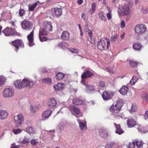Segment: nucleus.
Here are the masks:
<instances>
[{
	"mask_svg": "<svg viewBox=\"0 0 148 148\" xmlns=\"http://www.w3.org/2000/svg\"><path fill=\"white\" fill-rule=\"evenodd\" d=\"M43 28L41 27L40 30L39 37L47 36L48 32L49 31H51L53 27L50 21H45L43 22L42 25Z\"/></svg>",
	"mask_w": 148,
	"mask_h": 148,
	"instance_id": "1",
	"label": "nucleus"
},
{
	"mask_svg": "<svg viewBox=\"0 0 148 148\" xmlns=\"http://www.w3.org/2000/svg\"><path fill=\"white\" fill-rule=\"evenodd\" d=\"M130 5V2L128 1H126L125 3L122 5L121 8V10L122 12L123 13L124 15H126L127 16L126 18L127 20H128L131 15L130 14L129 6Z\"/></svg>",
	"mask_w": 148,
	"mask_h": 148,
	"instance_id": "2",
	"label": "nucleus"
},
{
	"mask_svg": "<svg viewBox=\"0 0 148 148\" xmlns=\"http://www.w3.org/2000/svg\"><path fill=\"white\" fill-rule=\"evenodd\" d=\"M135 33L138 35H142L147 31V28L144 24H138L136 25L134 28Z\"/></svg>",
	"mask_w": 148,
	"mask_h": 148,
	"instance_id": "3",
	"label": "nucleus"
},
{
	"mask_svg": "<svg viewBox=\"0 0 148 148\" xmlns=\"http://www.w3.org/2000/svg\"><path fill=\"white\" fill-rule=\"evenodd\" d=\"M5 36H21V34L19 33L16 32L13 29L7 27L2 32Z\"/></svg>",
	"mask_w": 148,
	"mask_h": 148,
	"instance_id": "4",
	"label": "nucleus"
},
{
	"mask_svg": "<svg viewBox=\"0 0 148 148\" xmlns=\"http://www.w3.org/2000/svg\"><path fill=\"white\" fill-rule=\"evenodd\" d=\"M121 107V103L119 101H117L115 105L113 104L110 107V110L112 114L115 115V114L119 113Z\"/></svg>",
	"mask_w": 148,
	"mask_h": 148,
	"instance_id": "5",
	"label": "nucleus"
},
{
	"mask_svg": "<svg viewBox=\"0 0 148 148\" xmlns=\"http://www.w3.org/2000/svg\"><path fill=\"white\" fill-rule=\"evenodd\" d=\"M14 122L17 127H19L22 124L24 120L23 115L22 114H19L14 116Z\"/></svg>",
	"mask_w": 148,
	"mask_h": 148,
	"instance_id": "6",
	"label": "nucleus"
},
{
	"mask_svg": "<svg viewBox=\"0 0 148 148\" xmlns=\"http://www.w3.org/2000/svg\"><path fill=\"white\" fill-rule=\"evenodd\" d=\"M14 92L13 90L11 88H6L3 92V96L5 97H11L14 95Z\"/></svg>",
	"mask_w": 148,
	"mask_h": 148,
	"instance_id": "7",
	"label": "nucleus"
},
{
	"mask_svg": "<svg viewBox=\"0 0 148 148\" xmlns=\"http://www.w3.org/2000/svg\"><path fill=\"white\" fill-rule=\"evenodd\" d=\"M143 143L140 141H134L132 143L127 145L128 148H140L143 145Z\"/></svg>",
	"mask_w": 148,
	"mask_h": 148,
	"instance_id": "8",
	"label": "nucleus"
},
{
	"mask_svg": "<svg viewBox=\"0 0 148 148\" xmlns=\"http://www.w3.org/2000/svg\"><path fill=\"white\" fill-rule=\"evenodd\" d=\"M22 28L27 30H30L32 27V23L30 21L25 20L21 23Z\"/></svg>",
	"mask_w": 148,
	"mask_h": 148,
	"instance_id": "9",
	"label": "nucleus"
},
{
	"mask_svg": "<svg viewBox=\"0 0 148 148\" xmlns=\"http://www.w3.org/2000/svg\"><path fill=\"white\" fill-rule=\"evenodd\" d=\"M22 83L24 87H27L30 88L34 85L33 81L31 79L27 78H25L23 79L22 81Z\"/></svg>",
	"mask_w": 148,
	"mask_h": 148,
	"instance_id": "10",
	"label": "nucleus"
},
{
	"mask_svg": "<svg viewBox=\"0 0 148 148\" xmlns=\"http://www.w3.org/2000/svg\"><path fill=\"white\" fill-rule=\"evenodd\" d=\"M12 45L15 47V51H17L19 47H24V43L22 41L18 39L15 40L14 41H13L12 43Z\"/></svg>",
	"mask_w": 148,
	"mask_h": 148,
	"instance_id": "11",
	"label": "nucleus"
},
{
	"mask_svg": "<svg viewBox=\"0 0 148 148\" xmlns=\"http://www.w3.org/2000/svg\"><path fill=\"white\" fill-rule=\"evenodd\" d=\"M57 102L56 100L53 98L49 99L47 103V105L49 108H52L56 106Z\"/></svg>",
	"mask_w": 148,
	"mask_h": 148,
	"instance_id": "12",
	"label": "nucleus"
},
{
	"mask_svg": "<svg viewBox=\"0 0 148 148\" xmlns=\"http://www.w3.org/2000/svg\"><path fill=\"white\" fill-rule=\"evenodd\" d=\"M113 95L114 92H109L107 91H104L102 95V97L104 100H107L111 99Z\"/></svg>",
	"mask_w": 148,
	"mask_h": 148,
	"instance_id": "13",
	"label": "nucleus"
},
{
	"mask_svg": "<svg viewBox=\"0 0 148 148\" xmlns=\"http://www.w3.org/2000/svg\"><path fill=\"white\" fill-rule=\"evenodd\" d=\"M69 109L72 113L73 112V114H75V115L76 116L77 115H79L80 113V111L79 109L73 105L70 106Z\"/></svg>",
	"mask_w": 148,
	"mask_h": 148,
	"instance_id": "14",
	"label": "nucleus"
},
{
	"mask_svg": "<svg viewBox=\"0 0 148 148\" xmlns=\"http://www.w3.org/2000/svg\"><path fill=\"white\" fill-rule=\"evenodd\" d=\"M53 10V14L54 16H59L62 14V10L61 8H55Z\"/></svg>",
	"mask_w": 148,
	"mask_h": 148,
	"instance_id": "15",
	"label": "nucleus"
},
{
	"mask_svg": "<svg viewBox=\"0 0 148 148\" xmlns=\"http://www.w3.org/2000/svg\"><path fill=\"white\" fill-rule=\"evenodd\" d=\"M77 121L79 124L80 128L82 130H85L86 129V123L85 119L82 120L79 119H77Z\"/></svg>",
	"mask_w": 148,
	"mask_h": 148,
	"instance_id": "16",
	"label": "nucleus"
},
{
	"mask_svg": "<svg viewBox=\"0 0 148 148\" xmlns=\"http://www.w3.org/2000/svg\"><path fill=\"white\" fill-rule=\"evenodd\" d=\"M106 46L105 42L101 38L100 39L99 41L98 42L97 48L101 50H103Z\"/></svg>",
	"mask_w": 148,
	"mask_h": 148,
	"instance_id": "17",
	"label": "nucleus"
},
{
	"mask_svg": "<svg viewBox=\"0 0 148 148\" xmlns=\"http://www.w3.org/2000/svg\"><path fill=\"white\" fill-rule=\"evenodd\" d=\"M100 135L103 137H107L108 136V131L107 129L102 128L99 130Z\"/></svg>",
	"mask_w": 148,
	"mask_h": 148,
	"instance_id": "18",
	"label": "nucleus"
},
{
	"mask_svg": "<svg viewBox=\"0 0 148 148\" xmlns=\"http://www.w3.org/2000/svg\"><path fill=\"white\" fill-rule=\"evenodd\" d=\"M127 124L129 127L131 128L136 125V122L133 119L130 118L127 120Z\"/></svg>",
	"mask_w": 148,
	"mask_h": 148,
	"instance_id": "19",
	"label": "nucleus"
},
{
	"mask_svg": "<svg viewBox=\"0 0 148 148\" xmlns=\"http://www.w3.org/2000/svg\"><path fill=\"white\" fill-rule=\"evenodd\" d=\"M8 115V112L3 110H0V119H4L6 118Z\"/></svg>",
	"mask_w": 148,
	"mask_h": 148,
	"instance_id": "20",
	"label": "nucleus"
},
{
	"mask_svg": "<svg viewBox=\"0 0 148 148\" xmlns=\"http://www.w3.org/2000/svg\"><path fill=\"white\" fill-rule=\"evenodd\" d=\"M93 75V74L89 71L87 70L84 72L81 75V77L82 79H86L88 77H90Z\"/></svg>",
	"mask_w": 148,
	"mask_h": 148,
	"instance_id": "21",
	"label": "nucleus"
},
{
	"mask_svg": "<svg viewBox=\"0 0 148 148\" xmlns=\"http://www.w3.org/2000/svg\"><path fill=\"white\" fill-rule=\"evenodd\" d=\"M116 130L115 133L119 135L121 134L124 133V132L121 128V126L119 124H117L116 123H114Z\"/></svg>",
	"mask_w": 148,
	"mask_h": 148,
	"instance_id": "22",
	"label": "nucleus"
},
{
	"mask_svg": "<svg viewBox=\"0 0 148 148\" xmlns=\"http://www.w3.org/2000/svg\"><path fill=\"white\" fill-rule=\"evenodd\" d=\"M64 86L63 83H59L57 85H55L53 86V88L56 91L62 90Z\"/></svg>",
	"mask_w": 148,
	"mask_h": 148,
	"instance_id": "23",
	"label": "nucleus"
},
{
	"mask_svg": "<svg viewBox=\"0 0 148 148\" xmlns=\"http://www.w3.org/2000/svg\"><path fill=\"white\" fill-rule=\"evenodd\" d=\"M14 85L15 87L21 89L24 87L22 81L21 82V80H17L14 82Z\"/></svg>",
	"mask_w": 148,
	"mask_h": 148,
	"instance_id": "24",
	"label": "nucleus"
},
{
	"mask_svg": "<svg viewBox=\"0 0 148 148\" xmlns=\"http://www.w3.org/2000/svg\"><path fill=\"white\" fill-rule=\"evenodd\" d=\"M51 113V110H47L42 114V116L43 118L47 119L50 116Z\"/></svg>",
	"mask_w": 148,
	"mask_h": 148,
	"instance_id": "25",
	"label": "nucleus"
},
{
	"mask_svg": "<svg viewBox=\"0 0 148 148\" xmlns=\"http://www.w3.org/2000/svg\"><path fill=\"white\" fill-rule=\"evenodd\" d=\"M67 125L66 121L64 120L61 121L58 125V127L60 130H63Z\"/></svg>",
	"mask_w": 148,
	"mask_h": 148,
	"instance_id": "26",
	"label": "nucleus"
},
{
	"mask_svg": "<svg viewBox=\"0 0 148 148\" xmlns=\"http://www.w3.org/2000/svg\"><path fill=\"white\" fill-rule=\"evenodd\" d=\"M128 89H129L127 87L124 86H122L121 88L119 91L122 95H125L127 94Z\"/></svg>",
	"mask_w": 148,
	"mask_h": 148,
	"instance_id": "27",
	"label": "nucleus"
},
{
	"mask_svg": "<svg viewBox=\"0 0 148 148\" xmlns=\"http://www.w3.org/2000/svg\"><path fill=\"white\" fill-rule=\"evenodd\" d=\"M73 103L74 104L80 105H82L83 102L82 100L76 98H74L73 100Z\"/></svg>",
	"mask_w": 148,
	"mask_h": 148,
	"instance_id": "28",
	"label": "nucleus"
},
{
	"mask_svg": "<svg viewBox=\"0 0 148 148\" xmlns=\"http://www.w3.org/2000/svg\"><path fill=\"white\" fill-rule=\"evenodd\" d=\"M39 2H38L34 3L32 5H28V10L29 11H32L39 4Z\"/></svg>",
	"mask_w": 148,
	"mask_h": 148,
	"instance_id": "29",
	"label": "nucleus"
},
{
	"mask_svg": "<svg viewBox=\"0 0 148 148\" xmlns=\"http://www.w3.org/2000/svg\"><path fill=\"white\" fill-rule=\"evenodd\" d=\"M24 130L29 134H35L36 133L35 130L32 127H26L25 129Z\"/></svg>",
	"mask_w": 148,
	"mask_h": 148,
	"instance_id": "30",
	"label": "nucleus"
},
{
	"mask_svg": "<svg viewBox=\"0 0 148 148\" xmlns=\"http://www.w3.org/2000/svg\"><path fill=\"white\" fill-rule=\"evenodd\" d=\"M133 47L135 50L139 51L140 50L142 46L140 43L137 42L134 43L133 45Z\"/></svg>",
	"mask_w": 148,
	"mask_h": 148,
	"instance_id": "31",
	"label": "nucleus"
},
{
	"mask_svg": "<svg viewBox=\"0 0 148 148\" xmlns=\"http://www.w3.org/2000/svg\"><path fill=\"white\" fill-rule=\"evenodd\" d=\"M97 6L95 3L93 2L92 3L91 5V10H89L90 13L91 14H93L95 11V8Z\"/></svg>",
	"mask_w": 148,
	"mask_h": 148,
	"instance_id": "32",
	"label": "nucleus"
},
{
	"mask_svg": "<svg viewBox=\"0 0 148 148\" xmlns=\"http://www.w3.org/2000/svg\"><path fill=\"white\" fill-rule=\"evenodd\" d=\"M84 81L83 80L81 81V83L83 84V85L85 86V87L88 90H89L90 91H92L94 90V88H93L92 86L88 85V84H85L84 83Z\"/></svg>",
	"mask_w": 148,
	"mask_h": 148,
	"instance_id": "33",
	"label": "nucleus"
},
{
	"mask_svg": "<svg viewBox=\"0 0 148 148\" xmlns=\"http://www.w3.org/2000/svg\"><path fill=\"white\" fill-rule=\"evenodd\" d=\"M64 75L61 72H59L56 74V77L57 80H60L62 79L64 77Z\"/></svg>",
	"mask_w": 148,
	"mask_h": 148,
	"instance_id": "34",
	"label": "nucleus"
},
{
	"mask_svg": "<svg viewBox=\"0 0 148 148\" xmlns=\"http://www.w3.org/2000/svg\"><path fill=\"white\" fill-rule=\"evenodd\" d=\"M43 83L47 84H50L52 83V80L50 78H45L42 79Z\"/></svg>",
	"mask_w": 148,
	"mask_h": 148,
	"instance_id": "35",
	"label": "nucleus"
},
{
	"mask_svg": "<svg viewBox=\"0 0 148 148\" xmlns=\"http://www.w3.org/2000/svg\"><path fill=\"white\" fill-rule=\"evenodd\" d=\"M138 81V79L137 78L136 76H133L132 79L130 81V83L132 85H134L135 83Z\"/></svg>",
	"mask_w": 148,
	"mask_h": 148,
	"instance_id": "36",
	"label": "nucleus"
},
{
	"mask_svg": "<svg viewBox=\"0 0 148 148\" xmlns=\"http://www.w3.org/2000/svg\"><path fill=\"white\" fill-rule=\"evenodd\" d=\"M129 63L130 66L132 67H136L138 64L139 65L141 64V63H137L133 60H130Z\"/></svg>",
	"mask_w": 148,
	"mask_h": 148,
	"instance_id": "37",
	"label": "nucleus"
},
{
	"mask_svg": "<svg viewBox=\"0 0 148 148\" xmlns=\"http://www.w3.org/2000/svg\"><path fill=\"white\" fill-rule=\"evenodd\" d=\"M6 81V79L3 75L0 76V87L3 85Z\"/></svg>",
	"mask_w": 148,
	"mask_h": 148,
	"instance_id": "38",
	"label": "nucleus"
},
{
	"mask_svg": "<svg viewBox=\"0 0 148 148\" xmlns=\"http://www.w3.org/2000/svg\"><path fill=\"white\" fill-rule=\"evenodd\" d=\"M137 109V106L136 104H132L130 111V112L131 113L134 112L136 111Z\"/></svg>",
	"mask_w": 148,
	"mask_h": 148,
	"instance_id": "39",
	"label": "nucleus"
},
{
	"mask_svg": "<svg viewBox=\"0 0 148 148\" xmlns=\"http://www.w3.org/2000/svg\"><path fill=\"white\" fill-rule=\"evenodd\" d=\"M12 132H13L14 134L16 135L21 133L22 130L19 128L13 129L12 130Z\"/></svg>",
	"mask_w": 148,
	"mask_h": 148,
	"instance_id": "40",
	"label": "nucleus"
},
{
	"mask_svg": "<svg viewBox=\"0 0 148 148\" xmlns=\"http://www.w3.org/2000/svg\"><path fill=\"white\" fill-rule=\"evenodd\" d=\"M30 47H32L34 44L33 43L34 38H27Z\"/></svg>",
	"mask_w": 148,
	"mask_h": 148,
	"instance_id": "41",
	"label": "nucleus"
},
{
	"mask_svg": "<svg viewBox=\"0 0 148 148\" xmlns=\"http://www.w3.org/2000/svg\"><path fill=\"white\" fill-rule=\"evenodd\" d=\"M98 15L99 18L101 20L105 21L106 20V18L104 15L102 13L100 12L99 13Z\"/></svg>",
	"mask_w": 148,
	"mask_h": 148,
	"instance_id": "42",
	"label": "nucleus"
},
{
	"mask_svg": "<svg viewBox=\"0 0 148 148\" xmlns=\"http://www.w3.org/2000/svg\"><path fill=\"white\" fill-rule=\"evenodd\" d=\"M142 97L143 100L148 102V96L146 92H144L141 95Z\"/></svg>",
	"mask_w": 148,
	"mask_h": 148,
	"instance_id": "43",
	"label": "nucleus"
},
{
	"mask_svg": "<svg viewBox=\"0 0 148 148\" xmlns=\"http://www.w3.org/2000/svg\"><path fill=\"white\" fill-rule=\"evenodd\" d=\"M115 145V143L111 142L110 143L107 144L105 146V148H112Z\"/></svg>",
	"mask_w": 148,
	"mask_h": 148,
	"instance_id": "44",
	"label": "nucleus"
},
{
	"mask_svg": "<svg viewBox=\"0 0 148 148\" xmlns=\"http://www.w3.org/2000/svg\"><path fill=\"white\" fill-rule=\"evenodd\" d=\"M30 139L27 138L26 137H25L23 140L21 142V144H27L29 143Z\"/></svg>",
	"mask_w": 148,
	"mask_h": 148,
	"instance_id": "45",
	"label": "nucleus"
},
{
	"mask_svg": "<svg viewBox=\"0 0 148 148\" xmlns=\"http://www.w3.org/2000/svg\"><path fill=\"white\" fill-rule=\"evenodd\" d=\"M69 34L67 31H64L61 37H69Z\"/></svg>",
	"mask_w": 148,
	"mask_h": 148,
	"instance_id": "46",
	"label": "nucleus"
},
{
	"mask_svg": "<svg viewBox=\"0 0 148 148\" xmlns=\"http://www.w3.org/2000/svg\"><path fill=\"white\" fill-rule=\"evenodd\" d=\"M105 83L103 81H101L98 83L99 86L101 88H104L105 86Z\"/></svg>",
	"mask_w": 148,
	"mask_h": 148,
	"instance_id": "47",
	"label": "nucleus"
},
{
	"mask_svg": "<svg viewBox=\"0 0 148 148\" xmlns=\"http://www.w3.org/2000/svg\"><path fill=\"white\" fill-rule=\"evenodd\" d=\"M38 139H32L30 141V143L32 145H35L38 142Z\"/></svg>",
	"mask_w": 148,
	"mask_h": 148,
	"instance_id": "48",
	"label": "nucleus"
},
{
	"mask_svg": "<svg viewBox=\"0 0 148 148\" xmlns=\"http://www.w3.org/2000/svg\"><path fill=\"white\" fill-rule=\"evenodd\" d=\"M25 13V11L23 9H20L19 10V14L20 16H24Z\"/></svg>",
	"mask_w": 148,
	"mask_h": 148,
	"instance_id": "49",
	"label": "nucleus"
},
{
	"mask_svg": "<svg viewBox=\"0 0 148 148\" xmlns=\"http://www.w3.org/2000/svg\"><path fill=\"white\" fill-rule=\"evenodd\" d=\"M41 42H43L46 41H49L50 40V39H47V38H39Z\"/></svg>",
	"mask_w": 148,
	"mask_h": 148,
	"instance_id": "50",
	"label": "nucleus"
},
{
	"mask_svg": "<svg viewBox=\"0 0 148 148\" xmlns=\"http://www.w3.org/2000/svg\"><path fill=\"white\" fill-rule=\"evenodd\" d=\"M88 40L92 44H94L95 41V38H88Z\"/></svg>",
	"mask_w": 148,
	"mask_h": 148,
	"instance_id": "51",
	"label": "nucleus"
},
{
	"mask_svg": "<svg viewBox=\"0 0 148 148\" xmlns=\"http://www.w3.org/2000/svg\"><path fill=\"white\" fill-rule=\"evenodd\" d=\"M84 30L85 32H87L89 31V29L88 27V25L87 24H86L84 27Z\"/></svg>",
	"mask_w": 148,
	"mask_h": 148,
	"instance_id": "52",
	"label": "nucleus"
},
{
	"mask_svg": "<svg viewBox=\"0 0 148 148\" xmlns=\"http://www.w3.org/2000/svg\"><path fill=\"white\" fill-rule=\"evenodd\" d=\"M105 40H106L107 42V49H109V47L110 45L109 40L107 38H106L105 39Z\"/></svg>",
	"mask_w": 148,
	"mask_h": 148,
	"instance_id": "53",
	"label": "nucleus"
},
{
	"mask_svg": "<svg viewBox=\"0 0 148 148\" xmlns=\"http://www.w3.org/2000/svg\"><path fill=\"white\" fill-rule=\"evenodd\" d=\"M69 50L70 52L73 53H77L79 51V50L78 49H70Z\"/></svg>",
	"mask_w": 148,
	"mask_h": 148,
	"instance_id": "54",
	"label": "nucleus"
},
{
	"mask_svg": "<svg viewBox=\"0 0 148 148\" xmlns=\"http://www.w3.org/2000/svg\"><path fill=\"white\" fill-rule=\"evenodd\" d=\"M35 106H33L31 105L30 106V110L33 113H34L36 111V109H35L34 108Z\"/></svg>",
	"mask_w": 148,
	"mask_h": 148,
	"instance_id": "55",
	"label": "nucleus"
},
{
	"mask_svg": "<svg viewBox=\"0 0 148 148\" xmlns=\"http://www.w3.org/2000/svg\"><path fill=\"white\" fill-rule=\"evenodd\" d=\"M125 22L123 20L121 21V27L122 28H123L125 27Z\"/></svg>",
	"mask_w": 148,
	"mask_h": 148,
	"instance_id": "56",
	"label": "nucleus"
},
{
	"mask_svg": "<svg viewBox=\"0 0 148 148\" xmlns=\"http://www.w3.org/2000/svg\"><path fill=\"white\" fill-rule=\"evenodd\" d=\"M107 16L108 20H110L111 18V12L107 13Z\"/></svg>",
	"mask_w": 148,
	"mask_h": 148,
	"instance_id": "57",
	"label": "nucleus"
},
{
	"mask_svg": "<svg viewBox=\"0 0 148 148\" xmlns=\"http://www.w3.org/2000/svg\"><path fill=\"white\" fill-rule=\"evenodd\" d=\"M81 17L84 21H85L86 20V14L84 13H82L81 15Z\"/></svg>",
	"mask_w": 148,
	"mask_h": 148,
	"instance_id": "58",
	"label": "nucleus"
},
{
	"mask_svg": "<svg viewBox=\"0 0 148 148\" xmlns=\"http://www.w3.org/2000/svg\"><path fill=\"white\" fill-rule=\"evenodd\" d=\"M88 34L89 36L91 37L92 36V30H89V31L88 32Z\"/></svg>",
	"mask_w": 148,
	"mask_h": 148,
	"instance_id": "59",
	"label": "nucleus"
},
{
	"mask_svg": "<svg viewBox=\"0 0 148 148\" xmlns=\"http://www.w3.org/2000/svg\"><path fill=\"white\" fill-rule=\"evenodd\" d=\"M144 118L145 119H148V111H146L145 112Z\"/></svg>",
	"mask_w": 148,
	"mask_h": 148,
	"instance_id": "60",
	"label": "nucleus"
},
{
	"mask_svg": "<svg viewBox=\"0 0 148 148\" xmlns=\"http://www.w3.org/2000/svg\"><path fill=\"white\" fill-rule=\"evenodd\" d=\"M34 34V31H32L28 35L27 37H33Z\"/></svg>",
	"mask_w": 148,
	"mask_h": 148,
	"instance_id": "61",
	"label": "nucleus"
},
{
	"mask_svg": "<svg viewBox=\"0 0 148 148\" xmlns=\"http://www.w3.org/2000/svg\"><path fill=\"white\" fill-rule=\"evenodd\" d=\"M142 12L146 14L148 12V9H143Z\"/></svg>",
	"mask_w": 148,
	"mask_h": 148,
	"instance_id": "62",
	"label": "nucleus"
},
{
	"mask_svg": "<svg viewBox=\"0 0 148 148\" xmlns=\"http://www.w3.org/2000/svg\"><path fill=\"white\" fill-rule=\"evenodd\" d=\"M41 106L40 105H39L37 106H35L34 108L35 109H36L37 110L40 108H41Z\"/></svg>",
	"mask_w": 148,
	"mask_h": 148,
	"instance_id": "63",
	"label": "nucleus"
},
{
	"mask_svg": "<svg viewBox=\"0 0 148 148\" xmlns=\"http://www.w3.org/2000/svg\"><path fill=\"white\" fill-rule=\"evenodd\" d=\"M83 2V0H78L77 2V3L79 5H81Z\"/></svg>",
	"mask_w": 148,
	"mask_h": 148,
	"instance_id": "64",
	"label": "nucleus"
}]
</instances>
